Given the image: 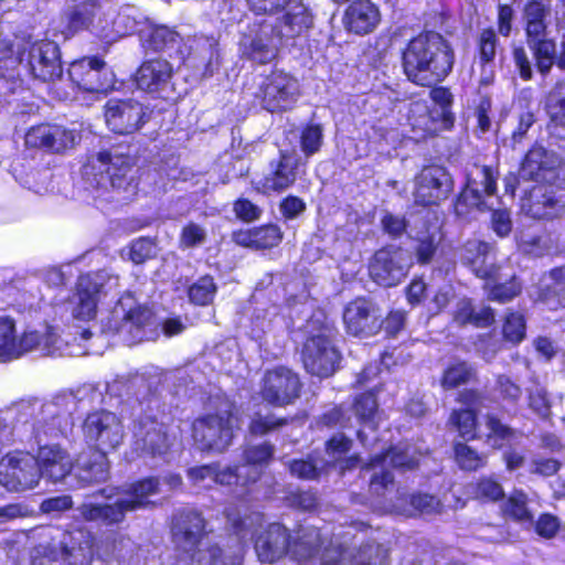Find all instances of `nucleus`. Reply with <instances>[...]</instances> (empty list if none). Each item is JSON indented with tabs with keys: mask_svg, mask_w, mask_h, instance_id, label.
Masks as SVG:
<instances>
[{
	"mask_svg": "<svg viewBox=\"0 0 565 565\" xmlns=\"http://www.w3.org/2000/svg\"><path fill=\"white\" fill-rule=\"evenodd\" d=\"M334 355H303L307 372L319 377H327L335 370Z\"/></svg>",
	"mask_w": 565,
	"mask_h": 565,
	"instance_id": "56",
	"label": "nucleus"
},
{
	"mask_svg": "<svg viewBox=\"0 0 565 565\" xmlns=\"http://www.w3.org/2000/svg\"><path fill=\"white\" fill-rule=\"evenodd\" d=\"M121 329L129 345L154 340L157 322L152 309L146 303L132 306L122 317Z\"/></svg>",
	"mask_w": 565,
	"mask_h": 565,
	"instance_id": "24",
	"label": "nucleus"
},
{
	"mask_svg": "<svg viewBox=\"0 0 565 565\" xmlns=\"http://www.w3.org/2000/svg\"><path fill=\"white\" fill-rule=\"evenodd\" d=\"M416 465L417 461L413 456L409 455L408 449L402 446H396L394 448H391L385 454L377 455L374 458H372L365 468L374 470H376L377 468L381 469V472H374V475L371 478L372 480L375 476H377L381 479L384 473H390L392 476V473L388 470H386L387 466L411 469L414 468Z\"/></svg>",
	"mask_w": 565,
	"mask_h": 565,
	"instance_id": "40",
	"label": "nucleus"
},
{
	"mask_svg": "<svg viewBox=\"0 0 565 565\" xmlns=\"http://www.w3.org/2000/svg\"><path fill=\"white\" fill-rule=\"evenodd\" d=\"M99 6L100 0H82L74 6L67 13V29L73 33L88 29Z\"/></svg>",
	"mask_w": 565,
	"mask_h": 565,
	"instance_id": "44",
	"label": "nucleus"
},
{
	"mask_svg": "<svg viewBox=\"0 0 565 565\" xmlns=\"http://www.w3.org/2000/svg\"><path fill=\"white\" fill-rule=\"evenodd\" d=\"M454 189V178L445 167L425 166L414 178L413 205L427 210L439 207Z\"/></svg>",
	"mask_w": 565,
	"mask_h": 565,
	"instance_id": "8",
	"label": "nucleus"
},
{
	"mask_svg": "<svg viewBox=\"0 0 565 565\" xmlns=\"http://www.w3.org/2000/svg\"><path fill=\"white\" fill-rule=\"evenodd\" d=\"M381 21L379 8L370 0H354L344 12V25L351 33L365 35L374 31Z\"/></svg>",
	"mask_w": 565,
	"mask_h": 565,
	"instance_id": "31",
	"label": "nucleus"
},
{
	"mask_svg": "<svg viewBox=\"0 0 565 565\" xmlns=\"http://www.w3.org/2000/svg\"><path fill=\"white\" fill-rule=\"evenodd\" d=\"M407 273L408 264L402 247H382L373 254L369 263L371 279L383 287L398 285Z\"/></svg>",
	"mask_w": 565,
	"mask_h": 565,
	"instance_id": "17",
	"label": "nucleus"
},
{
	"mask_svg": "<svg viewBox=\"0 0 565 565\" xmlns=\"http://www.w3.org/2000/svg\"><path fill=\"white\" fill-rule=\"evenodd\" d=\"M298 95V79L282 70L273 68L263 78L255 96L267 111L284 113L292 108Z\"/></svg>",
	"mask_w": 565,
	"mask_h": 565,
	"instance_id": "10",
	"label": "nucleus"
},
{
	"mask_svg": "<svg viewBox=\"0 0 565 565\" xmlns=\"http://www.w3.org/2000/svg\"><path fill=\"white\" fill-rule=\"evenodd\" d=\"M511 55L519 77L524 82L532 81L534 77L533 67H535V63H532L525 47L523 45H514Z\"/></svg>",
	"mask_w": 565,
	"mask_h": 565,
	"instance_id": "59",
	"label": "nucleus"
},
{
	"mask_svg": "<svg viewBox=\"0 0 565 565\" xmlns=\"http://www.w3.org/2000/svg\"><path fill=\"white\" fill-rule=\"evenodd\" d=\"M342 319L347 333L358 338L377 334L383 324L375 305L366 297L350 300L343 309Z\"/></svg>",
	"mask_w": 565,
	"mask_h": 565,
	"instance_id": "19",
	"label": "nucleus"
},
{
	"mask_svg": "<svg viewBox=\"0 0 565 565\" xmlns=\"http://www.w3.org/2000/svg\"><path fill=\"white\" fill-rule=\"evenodd\" d=\"M305 167L296 149H279L277 156L268 161L266 173L254 188L263 195L281 194L297 183Z\"/></svg>",
	"mask_w": 565,
	"mask_h": 565,
	"instance_id": "5",
	"label": "nucleus"
},
{
	"mask_svg": "<svg viewBox=\"0 0 565 565\" xmlns=\"http://www.w3.org/2000/svg\"><path fill=\"white\" fill-rule=\"evenodd\" d=\"M527 321L524 312L509 310L505 312L501 324V337L503 342L512 347L522 343L526 338Z\"/></svg>",
	"mask_w": 565,
	"mask_h": 565,
	"instance_id": "41",
	"label": "nucleus"
},
{
	"mask_svg": "<svg viewBox=\"0 0 565 565\" xmlns=\"http://www.w3.org/2000/svg\"><path fill=\"white\" fill-rule=\"evenodd\" d=\"M486 427L488 429V433L486 434V440L493 448H501L507 444L515 441L519 437L518 431L503 425L492 415H487Z\"/></svg>",
	"mask_w": 565,
	"mask_h": 565,
	"instance_id": "46",
	"label": "nucleus"
},
{
	"mask_svg": "<svg viewBox=\"0 0 565 565\" xmlns=\"http://www.w3.org/2000/svg\"><path fill=\"white\" fill-rule=\"evenodd\" d=\"M526 214L535 220H553L565 212V175L562 183L536 184L524 203Z\"/></svg>",
	"mask_w": 565,
	"mask_h": 565,
	"instance_id": "16",
	"label": "nucleus"
},
{
	"mask_svg": "<svg viewBox=\"0 0 565 565\" xmlns=\"http://www.w3.org/2000/svg\"><path fill=\"white\" fill-rule=\"evenodd\" d=\"M548 275L552 282L540 288L537 299L551 311L565 309V266L552 268Z\"/></svg>",
	"mask_w": 565,
	"mask_h": 565,
	"instance_id": "38",
	"label": "nucleus"
},
{
	"mask_svg": "<svg viewBox=\"0 0 565 565\" xmlns=\"http://www.w3.org/2000/svg\"><path fill=\"white\" fill-rule=\"evenodd\" d=\"M475 376V371L466 363H457L449 366L441 380V385L446 390L455 388L469 382Z\"/></svg>",
	"mask_w": 565,
	"mask_h": 565,
	"instance_id": "55",
	"label": "nucleus"
},
{
	"mask_svg": "<svg viewBox=\"0 0 565 565\" xmlns=\"http://www.w3.org/2000/svg\"><path fill=\"white\" fill-rule=\"evenodd\" d=\"M520 172L523 178L537 184H561L565 175V169L558 159L543 146L533 145L524 154Z\"/></svg>",
	"mask_w": 565,
	"mask_h": 565,
	"instance_id": "18",
	"label": "nucleus"
},
{
	"mask_svg": "<svg viewBox=\"0 0 565 565\" xmlns=\"http://www.w3.org/2000/svg\"><path fill=\"white\" fill-rule=\"evenodd\" d=\"M440 238L441 233L439 230L424 233L418 237L415 246V255L418 264L427 265L431 263L439 246Z\"/></svg>",
	"mask_w": 565,
	"mask_h": 565,
	"instance_id": "51",
	"label": "nucleus"
},
{
	"mask_svg": "<svg viewBox=\"0 0 565 565\" xmlns=\"http://www.w3.org/2000/svg\"><path fill=\"white\" fill-rule=\"evenodd\" d=\"M482 177L480 184L482 192L477 189L478 182L470 174L466 177L465 185L460 189L454 201V213L458 217L469 216L476 210H483L486 196H492L497 193V181L499 172L491 166L480 167Z\"/></svg>",
	"mask_w": 565,
	"mask_h": 565,
	"instance_id": "15",
	"label": "nucleus"
},
{
	"mask_svg": "<svg viewBox=\"0 0 565 565\" xmlns=\"http://www.w3.org/2000/svg\"><path fill=\"white\" fill-rule=\"evenodd\" d=\"M274 33H276L274 25L265 20L254 22L249 33L242 40L243 55L259 65L270 63L277 55V47L273 43Z\"/></svg>",
	"mask_w": 565,
	"mask_h": 565,
	"instance_id": "23",
	"label": "nucleus"
},
{
	"mask_svg": "<svg viewBox=\"0 0 565 565\" xmlns=\"http://www.w3.org/2000/svg\"><path fill=\"white\" fill-rule=\"evenodd\" d=\"M17 337L15 320L9 316L0 317V353H14Z\"/></svg>",
	"mask_w": 565,
	"mask_h": 565,
	"instance_id": "60",
	"label": "nucleus"
},
{
	"mask_svg": "<svg viewBox=\"0 0 565 565\" xmlns=\"http://www.w3.org/2000/svg\"><path fill=\"white\" fill-rule=\"evenodd\" d=\"M492 249V245L484 241H469L466 244V252L469 254L468 260L475 275L483 280H495L499 278V266L494 264L487 265L486 258Z\"/></svg>",
	"mask_w": 565,
	"mask_h": 565,
	"instance_id": "37",
	"label": "nucleus"
},
{
	"mask_svg": "<svg viewBox=\"0 0 565 565\" xmlns=\"http://www.w3.org/2000/svg\"><path fill=\"white\" fill-rule=\"evenodd\" d=\"M352 441L343 434L334 435L326 445V458L321 459L326 470L335 467L343 473L345 470L355 468L360 459L358 456H347Z\"/></svg>",
	"mask_w": 565,
	"mask_h": 565,
	"instance_id": "35",
	"label": "nucleus"
},
{
	"mask_svg": "<svg viewBox=\"0 0 565 565\" xmlns=\"http://www.w3.org/2000/svg\"><path fill=\"white\" fill-rule=\"evenodd\" d=\"M26 65L30 75L40 82H54L63 75L60 46L51 40H40L28 49Z\"/></svg>",
	"mask_w": 565,
	"mask_h": 565,
	"instance_id": "20",
	"label": "nucleus"
},
{
	"mask_svg": "<svg viewBox=\"0 0 565 565\" xmlns=\"http://www.w3.org/2000/svg\"><path fill=\"white\" fill-rule=\"evenodd\" d=\"M82 431L87 445L104 455L120 447L126 437L122 419L105 409L89 413L83 422Z\"/></svg>",
	"mask_w": 565,
	"mask_h": 565,
	"instance_id": "7",
	"label": "nucleus"
},
{
	"mask_svg": "<svg viewBox=\"0 0 565 565\" xmlns=\"http://www.w3.org/2000/svg\"><path fill=\"white\" fill-rule=\"evenodd\" d=\"M320 541V532L316 527H307L301 529L291 543L288 530L279 523H273L257 536L255 551L263 563H274L287 553L298 562H302L313 558Z\"/></svg>",
	"mask_w": 565,
	"mask_h": 565,
	"instance_id": "2",
	"label": "nucleus"
},
{
	"mask_svg": "<svg viewBox=\"0 0 565 565\" xmlns=\"http://www.w3.org/2000/svg\"><path fill=\"white\" fill-rule=\"evenodd\" d=\"M301 382L290 369L279 366L266 372L263 379L262 396L276 406L294 403L300 395Z\"/></svg>",
	"mask_w": 565,
	"mask_h": 565,
	"instance_id": "21",
	"label": "nucleus"
},
{
	"mask_svg": "<svg viewBox=\"0 0 565 565\" xmlns=\"http://www.w3.org/2000/svg\"><path fill=\"white\" fill-rule=\"evenodd\" d=\"M75 289L78 301L74 308V317L82 321L95 319L103 284L87 273L78 276Z\"/></svg>",
	"mask_w": 565,
	"mask_h": 565,
	"instance_id": "32",
	"label": "nucleus"
},
{
	"mask_svg": "<svg viewBox=\"0 0 565 565\" xmlns=\"http://www.w3.org/2000/svg\"><path fill=\"white\" fill-rule=\"evenodd\" d=\"M41 477L53 482L63 480L70 475L73 468V460L70 454L58 445L41 446L35 458Z\"/></svg>",
	"mask_w": 565,
	"mask_h": 565,
	"instance_id": "28",
	"label": "nucleus"
},
{
	"mask_svg": "<svg viewBox=\"0 0 565 565\" xmlns=\"http://www.w3.org/2000/svg\"><path fill=\"white\" fill-rule=\"evenodd\" d=\"M456 54L439 32L423 30L401 50V65L407 81L419 87L443 83L452 72Z\"/></svg>",
	"mask_w": 565,
	"mask_h": 565,
	"instance_id": "1",
	"label": "nucleus"
},
{
	"mask_svg": "<svg viewBox=\"0 0 565 565\" xmlns=\"http://www.w3.org/2000/svg\"><path fill=\"white\" fill-rule=\"evenodd\" d=\"M323 140L322 127L319 124H307L300 131L299 143L306 157L317 153Z\"/></svg>",
	"mask_w": 565,
	"mask_h": 565,
	"instance_id": "53",
	"label": "nucleus"
},
{
	"mask_svg": "<svg viewBox=\"0 0 565 565\" xmlns=\"http://www.w3.org/2000/svg\"><path fill=\"white\" fill-rule=\"evenodd\" d=\"M137 164V158L129 153L111 152L103 149L95 157L88 159L85 164L89 169L97 184L108 182L111 188H126L130 183L132 169Z\"/></svg>",
	"mask_w": 565,
	"mask_h": 565,
	"instance_id": "11",
	"label": "nucleus"
},
{
	"mask_svg": "<svg viewBox=\"0 0 565 565\" xmlns=\"http://www.w3.org/2000/svg\"><path fill=\"white\" fill-rule=\"evenodd\" d=\"M343 340L337 326L328 321H313L307 331L301 353H339L338 343Z\"/></svg>",
	"mask_w": 565,
	"mask_h": 565,
	"instance_id": "29",
	"label": "nucleus"
},
{
	"mask_svg": "<svg viewBox=\"0 0 565 565\" xmlns=\"http://www.w3.org/2000/svg\"><path fill=\"white\" fill-rule=\"evenodd\" d=\"M173 75V67L164 58L154 57L141 62L134 74L137 89L156 94L164 89Z\"/></svg>",
	"mask_w": 565,
	"mask_h": 565,
	"instance_id": "26",
	"label": "nucleus"
},
{
	"mask_svg": "<svg viewBox=\"0 0 565 565\" xmlns=\"http://www.w3.org/2000/svg\"><path fill=\"white\" fill-rule=\"evenodd\" d=\"M284 14L277 20L274 29L276 35L282 39H296L313 26V14L301 2L289 3Z\"/></svg>",
	"mask_w": 565,
	"mask_h": 565,
	"instance_id": "30",
	"label": "nucleus"
},
{
	"mask_svg": "<svg viewBox=\"0 0 565 565\" xmlns=\"http://www.w3.org/2000/svg\"><path fill=\"white\" fill-rule=\"evenodd\" d=\"M65 137L66 130L60 126L39 125L28 130L25 142L30 147L58 153L66 148Z\"/></svg>",
	"mask_w": 565,
	"mask_h": 565,
	"instance_id": "36",
	"label": "nucleus"
},
{
	"mask_svg": "<svg viewBox=\"0 0 565 565\" xmlns=\"http://www.w3.org/2000/svg\"><path fill=\"white\" fill-rule=\"evenodd\" d=\"M119 490L129 503L127 507L134 511L148 508L151 504L149 497L162 491L160 479L154 477L141 479Z\"/></svg>",
	"mask_w": 565,
	"mask_h": 565,
	"instance_id": "39",
	"label": "nucleus"
},
{
	"mask_svg": "<svg viewBox=\"0 0 565 565\" xmlns=\"http://www.w3.org/2000/svg\"><path fill=\"white\" fill-rule=\"evenodd\" d=\"M497 280H490L493 284L488 290L489 300L507 303L522 292V284L514 274L504 282H498Z\"/></svg>",
	"mask_w": 565,
	"mask_h": 565,
	"instance_id": "48",
	"label": "nucleus"
},
{
	"mask_svg": "<svg viewBox=\"0 0 565 565\" xmlns=\"http://www.w3.org/2000/svg\"><path fill=\"white\" fill-rule=\"evenodd\" d=\"M236 422L230 406L195 419L192 424L195 445L203 451L223 452L232 444Z\"/></svg>",
	"mask_w": 565,
	"mask_h": 565,
	"instance_id": "6",
	"label": "nucleus"
},
{
	"mask_svg": "<svg viewBox=\"0 0 565 565\" xmlns=\"http://www.w3.org/2000/svg\"><path fill=\"white\" fill-rule=\"evenodd\" d=\"M180 40L177 31L166 26L157 25L152 28L146 40L147 47L153 52H163L173 47Z\"/></svg>",
	"mask_w": 565,
	"mask_h": 565,
	"instance_id": "49",
	"label": "nucleus"
},
{
	"mask_svg": "<svg viewBox=\"0 0 565 565\" xmlns=\"http://www.w3.org/2000/svg\"><path fill=\"white\" fill-rule=\"evenodd\" d=\"M56 337L55 328L50 324H46L44 333L36 330H25L20 337H17L14 353H28L39 349L42 344L49 349L55 343Z\"/></svg>",
	"mask_w": 565,
	"mask_h": 565,
	"instance_id": "43",
	"label": "nucleus"
},
{
	"mask_svg": "<svg viewBox=\"0 0 565 565\" xmlns=\"http://www.w3.org/2000/svg\"><path fill=\"white\" fill-rule=\"evenodd\" d=\"M108 128L117 135H131L140 130L150 118V111L136 99H108L104 106Z\"/></svg>",
	"mask_w": 565,
	"mask_h": 565,
	"instance_id": "12",
	"label": "nucleus"
},
{
	"mask_svg": "<svg viewBox=\"0 0 565 565\" xmlns=\"http://www.w3.org/2000/svg\"><path fill=\"white\" fill-rule=\"evenodd\" d=\"M213 481L223 486L235 483L242 487L253 483L250 479H248L246 470L243 469V465L236 468L226 467L222 470L214 466Z\"/></svg>",
	"mask_w": 565,
	"mask_h": 565,
	"instance_id": "57",
	"label": "nucleus"
},
{
	"mask_svg": "<svg viewBox=\"0 0 565 565\" xmlns=\"http://www.w3.org/2000/svg\"><path fill=\"white\" fill-rule=\"evenodd\" d=\"M66 396L56 397L54 401L42 405L40 414L34 424V431L36 437L41 435L56 437L63 434L68 425L67 414L60 413L58 406L64 402Z\"/></svg>",
	"mask_w": 565,
	"mask_h": 565,
	"instance_id": "34",
	"label": "nucleus"
},
{
	"mask_svg": "<svg viewBox=\"0 0 565 565\" xmlns=\"http://www.w3.org/2000/svg\"><path fill=\"white\" fill-rule=\"evenodd\" d=\"M525 41L535 60V68L545 78L556 66L565 71V34L562 36L559 52L556 42L547 36V23L525 21Z\"/></svg>",
	"mask_w": 565,
	"mask_h": 565,
	"instance_id": "9",
	"label": "nucleus"
},
{
	"mask_svg": "<svg viewBox=\"0 0 565 565\" xmlns=\"http://www.w3.org/2000/svg\"><path fill=\"white\" fill-rule=\"evenodd\" d=\"M370 490L377 497H383V508L386 512L405 516L417 514H437L441 512L438 498L427 493L407 494L402 489H395L393 476L384 473L380 479L375 476L370 481Z\"/></svg>",
	"mask_w": 565,
	"mask_h": 565,
	"instance_id": "3",
	"label": "nucleus"
},
{
	"mask_svg": "<svg viewBox=\"0 0 565 565\" xmlns=\"http://www.w3.org/2000/svg\"><path fill=\"white\" fill-rule=\"evenodd\" d=\"M71 82L86 93H108L114 88L106 62L98 55L84 56L73 61L67 70Z\"/></svg>",
	"mask_w": 565,
	"mask_h": 565,
	"instance_id": "14",
	"label": "nucleus"
},
{
	"mask_svg": "<svg viewBox=\"0 0 565 565\" xmlns=\"http://www.w3.org/2000/svg\"><path fill=\"white\" fill-rule=\"evenodd\" d=\"M454 451L456 462L463 470H477L486 463V457L467 444L456 443Z\"/></svg>",
	"mask_w": 565,
	"mask_h": 565,
	"instance_id": "54",
	"label": "nucleus"
},
{
	"mask_svg": "<svg viewBox=\"0 0 565 565\" xmlns=\"http://www.w3.org/2000/svg\"><path fill=\"white\" fill-rule=\"evenodd\" d=\"M449 423L457 429L461 438L466 440L477 438V415L471 409L454 411Z\"/></svg>",
	"mask_w": 565,
	"mask_h": 565,
	"instance_id": "52",
	"label": "nucleus"
},
{
	"mask_svg": "<svg viewBox=\"0 0 565 565\" xmlns=\"http://www.w3.org/2000/svg\"><path fill=\"white\" fill-rule=\"evenodd\" d=\"M471 487L475 498L480 500L497 501L504 495L501 484L491 478L480 479Z\"/></svg>",
	"mask_w": 565,
	"mask_h": 565,
	"instance_id": "61",
	"label": "nucleus"
},
{
	"mask_svg": "<svg viewBox=\"0 0 565 565\" xmlns=\"http://www.w3.org/2000/svg\"><path fill=\"white\" fill-rule=\"evenodd\" d=\"M109 476V462L104 452H93L92 455H82L77 459L75 467V477L81 487H88L95 483L104 482Z\"/></svg>",
	"mask_w": 565,
	"mask_h": 565,
	"instance_id": "33",
	"label": "nucleus"
},
{
	"mask_svg": "<svg viewBox=\"0 0 565 565\" xmlns=\"http://www.w3.org/2000/svg\"><path fill=\"white\" fill-rule=\"evenodd\" d=\"M102 494L111 500V502L106 504H83L79 508L81 515L84 520L90 522H102L106 525H114L121 523L125 520L127 512H132L134 510L127 507L128 501L119 490L116 489H104Z\"/></svg>",
	"mask_w": 565,
	"mask_h": 565,
	"instance_id": "25",
	"label": "nucleus"
},
{
	"mask_svg": "<svg viewBox=\"0 0 565 565\" xmlns=\"http://www.w3.org/2000/svg\"><path fill=\"white\" fill-rule=\"evenodd\" d=\"M366 555V550L360 551L359 556H355L353 561L351 552L343 550L341 545H332L323 552L321 565H369L365 563Z\"/></svg>",
	"mask_w": 565,
	"mask_h": 565,
	"instance_id": "50",
	"label": "nucleus"
},
{
	"mask_svg": "<svg viewBox=\"0 0 565 565\" xmlns=\"http://www.w3.org/2000/svg\"><path fill=\"white\" fill-rule=\"evenodd\" d=\"M41 479L35 457L25 452H12L0 460V483L10 491L34 488Z\"/></svg>",
	"mask_w": 565,
	"mask_h": 565,
	"instance_id": "13",
	"label": "nucleus"
},
{
	"mask_svg": "<svg viewBox=\"0 0 565 565\" xmlns=\"http://www.w3.org/2000/svg\"><path fill=\"white\" fill-rule=\"evenodd\" d=\"M204 519L191 509L179 511L172 523V537L178 550L191 554V565H214L220 556L217 546H205L201 542Z\"/></svg>",
	"mask_w": 565,
	"mask_h": 565,
	"instance_id": "4",
	"label": "nucleus"
},
{
	"mask_svg": "<svg viewBox=\"0 0 565 565\" xmlns=\"http://www.w3.org/2000/svg\"><path fill=\"white\" fill-rule=\"evenodd\" d=\"M504 513L519 521L530 520L531 514L526 505V495L522 491H514L504 505Z\"/></svg>",
	"mask_w": 565,
	"mask_h": 565,
	"instance_id": "62",
	"label": "nucleus"
},
{
	"mask_svg": "<svg viewBox=\"0 0 565 565\" xmlns=\"http://www.w3.org/2000/svg\"><path fill=\"white\" fill-rule=\"evenodd\" d=\"M274 454V448L269 444H260L257 446L248 447L244 451L243 469L246 470L248 479L256 482L262 475V467L270 460Z\"/></svg>",
	"mask_w": 565,
	"mask_h": 565,
	"instance_id": "42",
	"label": "nucleus"
},
{
	"mask_svg": "<svg viewBox=\"0 0 565 565\" xmlns=\"http://www.w3.org/2000/svg\"><path fill=\"white\" fill-rule=\"evenodd\" d=\"M217 292V285L214 278L206 274L198 278L188 289L190 302L195 306H209L213 302Z\"/></svg>",
	"mask_w": 565,
	"mask_h": 565,
	"instance_id": "45",
	"label": "nucleus"
},
{
	"mask_svg": "<svg viewBox=\"0 0 565 565\" xmlns=\"http://www.w3.org/2000/svg\"><path fill=\"white\" fill-rule=\"evenodd\" d=\"M170 447L166 426L149 416L139 418L134 426V449L140 456L160 457Z\"/></svg>",
	"mask_w": 565,
	"mask_h": 565,
	"instance_id": "22",
	"label": "nucleus"
},
{
	"mask_svg": "<svg viewBox=\"0 0 565 565\" xmlns=\"http://www.w3.org/2000/svg\"><path fill=\"white\" fill-rule=\"evenodd\" d=\"M289 471L292 476L300 479H316L318 478L326 468L320 460H313L311 458L303 460H292L289 462Z\"/></svg>",
	"mask_w": 565,
	"mask_h": 565,
	"instance_id": "58",
	"label": "nucleus"
},
{
	"mask_svg": "<svg viewBox=\"0 0 565 565\" xmlns=\"http://www.w3.org/2000/svg\"><path fill=\"white\" fill-rule=\"evenodd\" d=\"M233 212L235 216L245 223H253L260 218L262 207L247 198H238L233 202Z\"/></svg>",
	"mask_w": 565,
	"mask_h": 565,
	"instance_id": "63",
	"label": "nucleus"
},
{
	"mask_svg": "<svg viewBox=\"0 0 565 565\" xmlns=\"http://www.w3.org/2000/svg\"><path fill=\"white\" fill-rule=\"evenodd\" d=\"M232 242L237 246L254 250L271 249L284 238V232L275 223H266L249 228H238L231 234Z\"/></svg>",
	"mask_w": 565,
	"mask_h": 565,
	"instance_id": "27",
	"label": "nucleus"
},
{
	"mask_svg": "<svg viewBox=\"0 0 565 565\" xmlns=\"http://www.w3.org/2000/svg\"><path fill=\"white\" fill-rule=\"evenodd\" d=\"M498 45L499 39L492 26H487L479 32L476 46L480 65H488L495 60Z\"/></svg>",
	"mask_w": 565,
	"mask_h": 565,
	"instance_id": "47",
	"label": "nucleus"
},
{
	"mask_svg": "<svg viewBox=\"0 0 565 565\" xmlns=\"http://www.w3.org/2000/svg\"><path fill=\"white\" fill-rule=\"evenodd\" d=\"M279 212L285 220H295L306 210L307 204L300 196L288 194L279 201Z\"/></svg>",
	"mask_w": 565,
	"mask_h": 565,
	"instance_id": "64",
	"label": "nucleus"
}]
</instances>
